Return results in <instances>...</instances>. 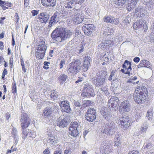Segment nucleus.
Listing matches in <instances>:
<instances>
[{
  "label": "nucleus",
  "mask_w": 154,
  "mask_h": 154,
  "mask_svg": "<svg viewBox=\"0 0 154 154\" xmlns=\"http://www.w3.org/2000/svg\"><path fill=\"white\" fill-rule=\"evenodd\" d=\"M72 35V32L66 30L62 27H57L51 34L52 39L58 42H61L69 38Z\"/></svg>",
  "instance_id": "obj_1"
},
{
  "label": "nucleus",
  "mask_w": 154,
  "mask_h": 154,
  "mask_svg": "<svg viewBox=\"0 0 154 154\" xmlns=\"http://www.w3.org/2000/svg\"><path fill=\"white\" fill-rule=\"evenodd\" d=\"M147 93V91L145 87L143 86L138 87L133 94L134 101L138 104L142 103L144 101Z\"/></svg>",
  "instance_id": "obj_2"
},
{
  "label": "nucleus",
  "mask_w": 154,
  "mask_h": 154,
  "mask_svg": "<svg viewBox=\"0 0 154 154\" xmlns=\"http://www.w3.org/2000/svg\"><path fill=\"white\" fill-rule=\"evenodd\" d=\"M107 126L103 128L101 132L108 135H112L117 130L116 124L112 121H109L106 123Z\"/></svg>",
  "instance_id": "obj_3"
},
{
  "label": "nucleus",
  "mask_w": 154,
  "mask_h": 154,
  "mask_svg": "<svg viewBox=\"0 0 154 154\" xmlns=\"http://www.w3.org/2000/svg\"><path fill=\"white\" fill-rule=\"evenodd\" d=\"M83 90L82 94L83 97H90L94 96L93 88L92 85L88 83H85L83 84Z\"/></svg>",
  "instance_id": "obj_4"
},
{
  "label": "nucleus",
  "mask_w": 154,
  "mask_h": 154,
  "mask_svg": "<svg viewBox=\"0 0 154 154\" xmlns=\"http://www.w3.org/2000/svg\"><path fill=\"white\" fill-rule=\"evenodd\" d=\"M70 64V66L68 69V72L71 73H76L80 71L82 67L79 60L74 59Z\"/></svg>",
  "instance_id": "obj_5"
},
{
  "label": "nucleus",
  "mask_w": 154,
  "mask_h": 154,
  "mask_svg": "<svg viewBox=\"0 0 154 154\" xmlns=\"http://www.w3.org/2000/svg\"><path fill=\"white\" fill-rule=\"evenodd\" d=\"M80 128V126L78 125L77 122H72L69 128V134L73 137H76L78 135V132Z\"/></svg>",
  "instance_id": "obj_6"
},
{
  "label": "nucleus",
  "mask_w": 154,
  "mask_h": 154,
  "mask_svg": "<svg viewBox=\"0 0 154 154\" xmlns=\"http://www.w3.org/2000/svg\"><path fill=\"white\" fill-rule=\"evenodd\" d=\"M68 116H61L58 118L57 121V124L60 128H64L68 124L69 119Z\"/></svg>",
  "instance_id": "obj_7"
},
{
  "label": "nucleus",
  "mask_w": 154,
  "mask_h": 154,
  "mask_svg": "<svg viewBox=\"0 0 154 154\" xmlns=\"http://www.w3.org/2000/svg\"><path fill=\"white\" fill-rule=\"evenodd\" d=\"M95 28L92 24H85L83 26L82 30L86 35H92L93 31L95 29Z\"/></svg>",
  "instance_id": "obj_8"
},
{
  "label": "nucleus",
  "mask_w": 154,
  "mask_h": 154,
  "mask_svg": "<svg viewBox=\"0 0 154 154\" xmlns=\"http://www.w3.org/2000/svg\"><path fill=\"white\" fill-rule=\"evenodd\" d=\"M21 126L22 129L27 127L30 124V119L28 116L25 113H22L21 115Z\"/></svg>",
  "instance_id": "obj_9"
},
{
  "label": "nucleus",
  "mask_w": 154,
  "mask_h": 154,
  "mask_svg": "<svg viewBox=\"0 0 154 154\" xmlns=\"http://www.w3.org/2000/svg\"><path fill=\"white\" fill-rule=\"evenodd\" d=\"M60 13L56 11L51 17V20L48 26L49 28H51L53 25L57 23L60 21Z\"/></svg>",
  "instance_id": "obj_10"
},
{
  "label": "nucleus",
  "mask_w": 154,
  "mask_h": 154,
  "mask_svg": "<svg viewBox=\"0 0 154 154\" xmlns=\"http://www.w3.org/2000/svg\"><path fill=\"white\" fill-rule=\"evenodd\" d=\"M109 143L103 142L101 144L100 148V152L101 154H107L110 152Z\"/></svg>",
  "instance_id": "obj_11"
},
{
  "label": "nucleus",
  "mask_w": 154,
  "mask_h": 154,
  "mask_svg": "<svg viewBox=\"0 0 154 154\" xmlns=\"http://www.w3.org/2000/svg\"><path fill=\"white\" fill-rule=\"evenodd\" d=\"M49 18V15L46 12H42L38 15V21L42 23H45Z\"/></svg>",
  "instance_id": "obj_12"
},
{
  "label": "nucleus",
  "mask_w": 154,
  "mask_h": 154,
  "mask_svg": "<svg viewBox=\"0 0 154 154\" xmlns=\"http://www.w3.org/2000/svg\"><path fill=\"white\" fill-rule=\"evenodd\" d=\"M92 81L96 86H100L104 84L105 80L102 78L97 75L95 78H92Z\"/></svg>",
  "instance_id": "obj_13"
},
{
  "label": "nucleus",
  "mask_w": 154,
  "mask_h": 154,
  "mask_svg": "<svg viewBox=\"0 0 154 154\" xmlns=\"http://www.w3.org/2000/svg\"><path fill=\"white\" fill-rule=\"evenodd\" d=\"M57 0H41L42 5L45 7H53L56 5Z\"/></svg>",
  "instance_id": "obj_14"
},
{
  "label": "nucleus",
  "mask_w": 154,
  "mask_h": 154,
  "mask_svg": "<svg viewBox=\"0 0 154 154\" xmlns=\"http://www.w3.org/2000/svg\"><path fill=\"white\" fill-rule=\"evenodd\" d=\"M122 106V110L124 112H128L130 109V102L128 100L124 101L121 103V104Z\"/></svg>",
  "instance_id": "obj_15"
},
{
  "label": "nucleus",
  "mask_w": 154,
  "mask_h": 154,
  "mask_svg": "<svg viewBox=\"0 0 154 154\" xmlns=\"http://www.w3.org/2000/svg\"><path fill=\"white\" fill-rule=\"evenodd\" d=\"M12 131L11 132V137L13 138V143L15 145H16L19 140V138L17 135V131L16 128L14 127H12Z\"/></svg>",
  "instance_id": "obj_16"
},
{
  "label": "nucleus",
  "mask_w": 154,
  "mask_h": 154,
  "mask_svg": "<svg viewBox=\"0 0 154 154\" xmlns=\"http://www.w3.org/2000/svg\"><path fill=\"white\" fill-rule=\"evenodd\" d=\"M90 61L91 58L87 56L85 57L82 69L83 71L86 72L87 70L90 66Z\"/></svg>",
  "instance_id": "obj_17"
},
{
  "label": "nucleus",
  "mask_w": 154,
  "mask_h": 154,
  "mask_svg": "<svg viewBox=\"0 0 154 154\" xmlns=\"http://www.w3.org/2000/svg\"><path fill=\"white\" fill-rule=\"evenodd\" d=\"M119 99L117 97H111L108 101V106L109 107L112 108L114 107L118 104V103L119 101Z\"/></svg>",
  "instance_id": "obj_18"
},
{
  "label": "nucleus",
  "mask_w": 154,
  "mask_h": 154,
  "mask_svg": "<svg viewBox=\"0 0 154 154\" xmlns=\"http://www.w3.org/2000/svg\"><path fill=\"white\" fill-rule=\"evenodd\" d=\"M129 119L128 116H124L120 120L119 125H121L125 128L128 127L130 124Z\"/></svg>",
  "instance_id": "obj_19"
},
{
  "label": "nucleus",
  "mask_w": 154,
  "mask_h": 154,
  "mask_svg": "<svg viewBox=\"0 0 154 154\" xmlns=\"http://www.w3.org/2000/svg\"><path fill=\"white\" fill-rule=\"evenodd\" d=\"M131 62L126 60L124 62V64L122 65V67L123 68H125V74H129L130 73V71L131 70Z\"/></svg>",
  "instance_id": "obj_20"
},
{
  "label": "nucleus",
  "mask_w": 154,
  "mask_h": 154,
  "mask_svg": "<svg viewBox=\"0 0 154 154\" xmlns=\"http://www.w3.org/2000/svg\"><path fill=\"white\" fill-rule=\"evenodd\" d=\"M83 20V17L80 14H78L75 15V18L73 21L75 24H79L82 22Z\"/></svg>",
  "instance_id": "obj_21"
},
{
  "label": "nucleus",
  "mask_w": 154,
  "mask_h": 154,
  "mask_svg": "<svg viewBox=\"0 0 154 154\" xmlns=\"http://www.w3.org/2000/svg\"><path fill=\"white\" fill-rule=\"evenodd\" d=\"M52 113V110L50 107H48L45 108L43 110L42 115L45 118L49 117Z\"/></svg>",
  "instance_id": "obj_22"
},
{
  "label": "nucleus",
  "mask_w": 154,
  "mask_h": 154,
  "mask_svg": "<svg viewBox=\"0 0 154 154\" xmlns=\"http://www.w3.org/2000/svg\"><path fill=\"white\" fill-rule=\"evenodd\" d=\"M102 115L103 116V117L106 120L109 121H112V116L111 114L110 113L109 111H103L102 113Z\"/></svg>",
  "instance_id": "obj_23"
},
{
  "label": "nucleus",
  "mask_w": 154,
  "mask_h": 154,
  "mask_svg": "<svg viewBox=\"0 0 154 154\" xmlns=\"http://www.w3.org/2000/svg\"><path fill=\"white\" fill-rule=\"evenodd\" d=\"M45 42L43 41H42L40 42L39 44L38 45L37 49L43 52V53L45 54L47 49V47L45 45Z\"/></svg>",
  "instance_id": "obj_24"
},
{
  "label": "nucleus",
  "mask_w": 154,
  "mask_h": 154,
  "mask_svg": "<svg viewBox=\"0 0 154 154\" xmlns=\"http://www.w3.org/2000/svg\"><path fill=\"white\" fill-rule=\"evenodd\" d=\"M76 3L74 0H71L65 4V7L68 9H71L73 7Z\"/></svg>",
  "instance_id": "obj_25"
},
{
  "label": "nucleus",
  "mask_w": 154,
  "mask_h": 154,
  "mask_svg": "<svg viewBox=\"0 0 154 154\" xmlns=\"http://www.w3.org/2000/svg\"><path fill=\"white\" fill-rule=\"evenodd\" d=\"M35 51V56L36 57L39 59H42L44 57L45 54L43 53V52L37 49Z\"/></svg>",
  "instance_id": "obj_26"
},
{
  "label": "nucleus",
  "mask_w": 154,
  "mask_h": 154,
  "mask_svg": "<svg viewBox=\"0 0 154 154\" xmlns=\"http://www.w3.org/2000/svg\"><path fill=\"white\" fill-rule=\"evenodd\" d=\"M137 79V77L136 76H134L133 77H132L131 78L129 79V80L127 82V84L126 85V86H128L129 85L128 83H132L133 84H138L139 81L138 80L136 82H135L134 81L136 80Z\"/></svg>",
  "instance_id": "obj_27"
},
{
  "label": "nucleus",
  "mask_w": 154,
  "mask_h": 154,
  "mask_svg": "<svg viewBox=\"0 0 154 154\" xmlns=\"http://www.w3.org/2000/svg\"><path fill=\"white\" fill-rule=\"evenodd\" d=\"M96 115H91V114H86L85 115V118L88 121L92 122L96 119Z\"/></svg>",
  "instance_id": "obj_28"
},
{
  "label": "nucleus",
  "mask_w": 154,
  "mask_h": 154,
  "mask_svg": "<svg viewBox=\"0 0 154 154\" xmlns=\"http://www.w3.org/2000/svg\"><path fill=\"white\" fill-rule=\"evenodd\" d=\"M61 109L63 111L67 113H70L72 111V109L70 106L69 104L66 105V106L63 107Z\"/></svg>",
  "instance_id": "obj_29"
},
{
  "label": "nucleus",
  "mask_w": 154,
  "mask_h": 154,
  "mask_svg": "<svg viewBox=\"0 0 154 154\" xmlns=\"http://www.w3.org/2000/svg\"><path fill=\"white\" fill-rule=\"evenodd\" d=\"M51 94L50 96L51 97L54 99H56L58 96V93L55 90H52L51 91Z\"/></svg>",
  "instance_id": "obj_30"
},
{
  "label": "nucleus",
  "mask_w": 154,
  "mask_h": 154,
  "mask_svg": "<svg viewBox=\"0 0 154 154\" xmlns=\"http://www.w3.org/2000/svg\"><path fill=\"white\" fill-rule=\"evenodd\" d=\"M143 22L141 21H137L133 25V27L134 29L135 28V29H137V28L140 29L142 27V24Z\"/></svg>",
  "instance_id": "obj_31"
},
{
  "label": "nucleus",
  "mask_w": 154,
  "mask_h": 154,
  "mask_svg": "<svg viewBox=\"0 0 154 154\" xmlns=\"http://www.w3.org/2000/svg\"><path fill=\"white\" fill-rule=\"evenodd\" d=\"M104 43H105V45H106V47L107 48L108 50L109 49V46H112L114 44V42L113 41L109 40H106L105 42Z\"/></svg>",
  "instance_id": "obj_32"
},
{
  "label": "nucleus",
  "mask_w": 154,
  "mask_h": 154,
  "mask_svg": "<svg viewBox=\"0 0 154 154\" xmlns=\"http://www.w3.org/2000/svg\"><path fill=\"white\" fill-rule=\"evenodd\" d=\"M67 78V75L64 74H62L60 76L59 80L61 82L60 83L61 85L63 84V82H65Z\"/></svg>",
  "instance_id": "obj_33"
},
{
  "label": "nucleus",
  "mask_w": 154,
  "mask_h": 154,
  "mask_svg": "<svg viewBox=\"0 0 154 154\" xmlns=\"http://www.w3.org/2000/svg\"><path fill=\"white\" fill-rule=\"evenodd\" d=\"M98 76H100L101 78H103V79L106 80L107 78V72L106 71L103 70L101 71L100 75H97Z\"/></svg>",
  "instance_id": "obj_34"
},
{
  "label": "nucleus",
  "mask_w": 154,
  "mask_h": 154,
  "mask_svg": "<svg viewBox=\"0 0 154 154\" xmlns=\"http://www.w3.org/2000/svg\"><path fill=\"white\" fill-rule=\"evenodd\" d=\"M69 102L67 100L61 101L59 103V105L61 108L62 109L66 105H69Z\"/></svg>",
  "instance_id": "obj_35"
},
{
  "label": "nucleus",
  "mask_w": 154,
  "mask_h": 154,
  "mask_svg": "<svg viewBox=\"0 0 154 154\" xmlns=\"http://www.w3.org/2000/svg\"><path fill=\"white\" fill-rule=\"evenodd\" d=\"M116 71H112L110 73V75L108 78V80L111 81L112 79H114L116 78L115 73Z\"/></svg>",
  "instance_id": "obj_36"
},
{
  "label": "nucleus",
  "mask_w": 154,
  "mask_h": 154,
  "mask_svg": "<svg viewBox=\"0 0 154 154\" xmlns=\"http://www.w3.org/2000/svg\"><path fill=\"white\" fill-rule=\"evenodd\" d=\"M111 23L115 25H117L119 23V20L118 18H116L112 16L111 19Z\"/></svg>",
  "instance_id": "obj_37"
},
{
  "label": "nucleus",
  "mask_w": 154,
  "mask_h": 154,
  "mask_svg": "<svg viewBox=\"0 0 154 154\" xmlns=\"http://www.w3.org/2000/svg\"><path fill=\"white\" fill-rule=\"evenodd\" d=\"M96 110L94 108L90 109L87 111L86 114H91V115H96Z\"/></svg>",
  "instance_id": "obj_38"
},
{
  "label": "nucleus",
  "mask_w": 154,
  "mask_h": 154,
  "mask_svg": "<svg viewBox=\"0 0 154 154\" xmlns=\"http://www.w3.org/2000/svg\"><path fill=\"white\" fill-rule=\"evenodd\" d=\"M112 17V16H105L103 18V20L105 22L110 23L112 21H111Z\"/></svg>",
  "instance_id": "obj_39"
},
{
  "label": "nucleus",
  "mask_w": 154,
  "mask_h": 154,
  "mask_svg": "<svg viewBox=\"0 0 154 154\" xmlns=\"http://www.w3.org/2000/svg\"><path fill=\"white\" fill-rule=\"evenodd\" d=\"M128 0H116V1H115L116 4L119 6H121Z\"/></svg>",
  "instance_id": "obj_40"
},
{
  "label": "nucleus",
  "mask_w": 154,
  "mask_h": 154,
  "mask_svg": "<svg viewBox=\"0 0 154 154\" xmlns=\"http://www.w3.org/2000/svg\"><path fill=\"white\" fill-rule=\"evenodd\" d=\"M142 27L140 28L143 31L145 32L148 29L147 24L145 22L143 21L142 24Z\"/></svg>",
  "instance_id": "obj_41"
},
{
  "label": "nucleus",
  "mask_w": 154,
  "mask_h": 154,
  "mask_svg": "<svg viewBox=\"0 0 154 154\" xmlns=\"http://www.w3.org/2000/svg\"><path fill=\"white\" fill-rule=\"evenodd\" d=\"M148 124L147 123H145L144 124L141 129V131L142 132L146 131L148 128Z\"/></svg>",
  "instance_id": "obj_42"
},
{
  "label": "nucleus",
  "mask_w": 154,
  "mask_h": 154,
  "mask_svg": "<svg viewBox=\"0 0 154 154\" xmlns=\"http://www.w3.org/2000/svg\"><path fill=\"white\" fill-rule=\"evenodd\" d=\"M98 47L99 48H101L103 50H108V48L106 47V45L104 42H102L100 43L98 46Z\"/></svg>",
  "instance_id": "obj_43"
},
{
  "label": "nucleus",
  "mask_w": 154,
  "mask_h": 154,
  "mask_svg": "<svg viewBox=\"0 0 154 154\" xmlns=\"http://www.w3.org/2000/svg\"><path fill=\"white\" fill-rule=\"evenodd\" d=\"M135 5L131 3L128 4V5L127 7V9L128 11H130L131 10H133L134 8V7Z\"/></svg>",
  "instance_id": "obj_44"
},
{
  "label": "nucleus",
  "mask_w": 154,
  "mask_h": 154,
  "mask_svg": "<svg viewBox=\"0 0 154 154\" xmlns=\"http://www.w3.org/2000/svg\"><path fill=\"white\" fill-rule=\"evenodd\" d=\"M91 102L90 100H87L85 101L83 105L84 107H86L91 105Z\"/></svg>",
  "instance_id": "obj_45"
},
{
  "label": "nucleus",
  "mask_w": 154,
  "mask_h": 154,
  "mask_svg": "<svg viewBox=\"0 0 154 154\" xmlns=\"http://www.w3.org/2000/svg\"><path fill=\"white\" fill-rule=\"evenodd\" d=\"M17 89L16 84L15 83L13 84L12 85V92L13 93H16Z\"/></svg>",
  "instance_id": "obj_46"
},
{
  "label": "nucleus",
  "mask_w": 154,
  "mask_h": 154,
  "mask_svg": "<svg viewBox=\"0 0 154 154\" xmlns=\"http://www.w3.org/2000/svg\"><path fill=\"white\" fill-rule=\"evenodd\" d=\"M152 114L151 112H149L148 111L147 112V114L146 115V117H147L149 120L150 119L152 118Z\"/></svg>",
  "instance_id": "obj_47"
},
{
  "label": "nucleus",
  "mask_w": 154,
  "mask_h": 154,
  "mask_svg": "<svg viewBox=\"0 0 154 154\" xmlns=\"http://www.w3.org/2000/svg\"><path fill=\"white\" fill-rule=\"evenodd\" d=\"M23 130L22 131V137L23 139H25L27 137V132L25 130Z\"/></svg>",
  "instance_id": "obj_48"
},
{
  "label": "nucleus",
  "mask_w": 154,
  "mask_h": 154,
  "mask_svg": "<svg viewBox=\"0 0 154 154\" xmlns=\"http://www.w3.org/2000/svg\"><path fill=\"white\" fill-rule=\"evenodd\" d=\"M55 141L54 137H52L48 140V143H50L51 144H53Z\"/></svg>",
  "instance_id": "obj_49"
},
{
  "label": "nucleus",
  "mask_w": 154,
  "mask_h": 154,
  "mask_svg": "<svg viewBox=\"0 0 154 154\" xmlns=\"http://www.w3.org/2000/svg\"><path fill=\"white\" fill-rule=\"evenodd\" d=\"M50 63L48 62L45 61L44 62V66H43L44 68L47 69L49 68L48 66V64H50Z\"/></svg>",
  "instance_id": "obj_50"
},
{
  "label": "nucleus",
  "mask_w": 154,
  "mask_h": 154,
  "mask_svg": "<svg viewBox=\"0 0 154 154\" xmlns=\"http://www.w3.org/2000/svg\"><path fill=\"white\" fill-rule=\"evenodd\" d=\"M129 17H126L124 20L122 21V23H124L125 25H127L130 22Z\"/></svg>",
  "instance_id": "obj_51"
},
{
  "label": "nucleus",
  "mask_w": 154,
  "mask_h": 154,
  "mask_svg": "<svg viewBox=\"0 0 154 154\" xmlns=\"http://www.w3.org/2000/svg\"><path fill=\"white\" fill-rule=\"evenodd\" d=\"M39 10H33L32 11V16L33 17L37 15L39 13Z\"/></svg>",
  "instance_id": "obj_52"
},
{
  "label": "nucleus",
  "mask_w": 154,
  "mask_h": 154,
  "mask_svg": "<svg viewBox=\"0 0 154 154\" xmlns=\"http://www.w3.org/2000/svg\"><path fill=\"white\" fill-rule=\"evenodd\" d=\"M65 60L63 59H62L60 64V69H62L63 66V65L65 64Z\"/></svg>",
  "instance_id": "obj_53"
},
{
  "label": "nucleus",
  "mask_w": 154,
  "mask_h": 154,
  "mask_svg": "<svg viewBox=\"0 0 154 154\" xmlns=\"http://www.w3.org/2000/svg\"><path fill=\"white\" fill-rule=\"evenodd\" d=\"M84 0H74L76 4H78L80 5L82 4Z\"/></svg>",
  "instance_id": "obj_54"
},
{
  "label": "nucleus",
  "mask_w": 154,
  "mask_h": 154,
  "mask_svg": "<svg viewBox=\"0 0 154 154\" xmlns=\"http://www.w3.org/2000/svg\"><path fill=\"white\" fill-rule=\"evenodd\" d=\"M150 63V62L147 60V62H146V64H144V67H146L149 68H150L151 66Z\"/></svg>",
  "instance_id": "obj_55"
},
{
  "label": "nucleus",
  "mask_w": 154,
  "mask_h": 154,
  "mask_svg": "<svg viewBox=\"0 0 154 154\" xmlns=\"http://www.w3.org/2000/svg\"><path fill=\"white\" fill-rule=\"evenodd\" d=\"M114 29L112 28H110V27H108L107 28V31H108L109 33H111L113 32Z\"/></svg>",
  "instance_id": "obj_56"
},
{
  "label": "nucleus",
  "mask_w": 154,
  "mask_h": 154,
  "mask_svg": "<svg viewBox=\"0 0 154 154\" xmlns=\"http://www.w3.org/2000/svg\"><path fill=\"white\" fill-rule=\"evenodd\" d=\"M64 154H72V151L69 149H66L64 151Z\"/></svg>",
  "instance_id": "obj_57"
},
{
  "label": "nucleus",
  "mask_w": 154,
  "mask_h": 154,
  "mask_svg": "<svg viewBox=\"0 0 154 154\" xmlns=\"http://www.w3.org/2000/svg\"><path fill=\"white\" fill-rule=\"evenodd\" d=\"M152 5H150V4H149V3H148L146 5V6L145 7V8L146 9L149 10H150L151 9V8H152Z\"/></svg>",
  "instance_id": "obj_58"
},
{
  "label": "nucleus",
  "mask_w": 154,
  "mask_h": 154,
  "mask_svg": "<svg viewBox=\"0 0 154 154\" xmlns=\"http://www.w3.org/2000/svg\"><path fill=\"white\" fill-rule=\"evenodd\" d=\"M81 33L79 28H77L75 30V36H77L79 35V33Z\"/></svg>",
  "instance_id": "obj_59"
},
{
  "label": "nucleus",
  "mask_w": 154,
  "mask_h": 154,
  "mask_svg": "<svg viewBox=\"0 0 154 154\" xmlns=\"http://www.w3.org/2000/svg\"><path fill=\"white\" fill-rule=\"evenodd\" d=\"M128 154H139V153L137 151L133 150L129 152Z\"/></svg>",
  "instance_id": "obj_60"
},
{
  "label": "nucleus",
  "mask_w": 154,
  "mask_h": 154,
  "mask_svg": "<svg viewBox=\"0 0 154 154\" xmlns=\"http://www.w3.org/2000/svg\"><path fill=\"white\" fill-rule=\"evenodd\" d=\"M27 137H33L34 136H33V134L30 132H29L27 133Z\"/></svg>",
  "instance_id": "obj_61"
},
{
  "label": "nucleus",
  "mask_w": 154,
  "mask_h": 154,
  "mask_svg": "<svg viewBox=\"0 0 154 154\" xmlns=\"http://www.w3.org/2000/svg\"><path fill=\"white\" fill-rule=\"evenodd\" d=\"M102 94H104L106 96L109 95V93L107 89H106V90H104V92H103Z\"/></svg>",
  "instance_id": "obj_62"
},
{
  "label": "nucleus",
  "mask_w": 154,
  "mask_h": 154,
  "mask_svg": "<svg viewBox=\"0 0 154 154\" xmlns=\"http://www.w3.org/2000/svg\"><path fill=\"white\" fill-rule=\"evenodd\" d=\"M133 60L136 63H138L139 62L140 59L139 57H136Z\"/></svg>",
  "instance_id": "obj_63"
},
{
  "label": "nucleus",
  "mask_w": 154,
  "mask_h": 154,
  "mask_svg": "<svg viewBox=\"0 0 154 154\" xmlns=\"http://www.w3.org/2000/svg\"><path fill=\"white\" fill-rule=\"evenodd\" d=\"M50 152L48 149H46L43 152V154H49Z\"/></svg>",
  "instance_id": "obj_64"
}]
</instances>
